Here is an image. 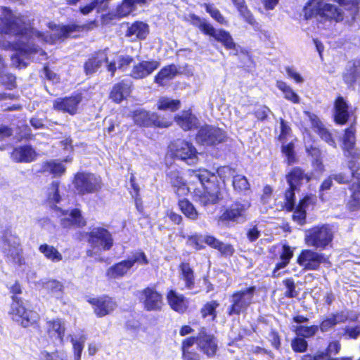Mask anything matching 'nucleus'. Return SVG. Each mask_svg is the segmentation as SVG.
<instances>
[{"mask_svg": "<svg viewBox=\"0 0 360 360\" xmlns=\"http://www.w3.org/2000/svg\"><path fill=\"white\" fill-rule=\"evenodd\" d=\"M29 21L25 16L17 15L7 8H2L0 33L15 35L20 38L14 45L17 53L11 56L12 64L18 68L27 66L25 60H41L46 58L45 51L35 46L34 41L53 44L58 39L75 37L72 35L75 32L83 30L82 26L75 25L65 26L49 24L51 34L48 35L32 29Z\"/></svg>", "mask_w": 360, "mask_h": 360, "instance_id": "obj_1", "label": "nucleus"}, {"mask_svg": "<svg viewBox=\"0 0 360 360\" xmlns=\"http://www.w3.org/2000/svg\"><path fill=\"white\" fill-rule=\"evenodd\" d=\"M190 182L188 185L180 172L171 167L167 172V177L174 192L179 197L193 193L194 200L203 206L215 204L219 199L218 188L214 182L215 176L205 169L190 170Z\"/></svg>", "mask_w": 360, "mask_h": 360, "instance_id": "obj_2", "label": "nucleus"}, {"mask_svg": "<svg viewBox=\"0 0 360 360\" xmlns=\"http://www.w3.org/2000/svg\"><path fill=\"white\" fill-rule=\"evenodd\" d=\"M345 155L350 158L348 166L353 177L350 187L351 195L347 202V209L355 217H360V150L355 148V130L351 127L345 130L343 136Z\"/></svg>", "mask_w": 360, "mask_h": 360, "instance_id": "obj_3", "label": "nucleus"}, {"mask_svg": "<svg viewBox=\"0 0 360 360\" xmlns=\"http://www.w3.org/2000/svg\"><path fill=\"white\" fill-rule=\"evenodd\" d=\"M0 252L8 263L17 271H23L27 267L21 240L11 229L0 230Z\"/></svg>", "mask_w": 360, "mask_h": 360, "instance_id": "obj_4", "label": "nucleus"}, {"mask_svg": "<svg viewBox=\"0 0 360 360\" xmlns=\"http://www.w3.org/2000/svg\"><path fill=\"white\" fill-rule=\"evenodd\" d=\"M304 16L306 19L318 17L320 23L338 22L345 18L344 12L337 6L326 3L325 0H310L304 6Z\"/></svg>", "mask_w": 360, "mask_h": 360, "instance_id": "obj_5", "label": "nucleus"}, {"mask_svg": "<svg viewBox=\"0 0 360 360\" xmlns=\"http://www.w3.org/2000/svg\"><path fill=\"white\" fill-rule=\"evenodd\" d=\"M90 248L87 254L90 257H98L103 252L108 251L113 245L111 233L102 227H94L88 233Z\"/></svg>", "mask_w": 360, "mask_h": 360, "instance_id": "obj_6", "label": "nucleus"}, {"mask_svg": "<svg viewBox=\"0 0 360 360\" xmlns=\"http://www.w3.org/2000/svg\"><path fill=\"white\" fill-rule=\"evenodd\" d=\"M8 314L13 321H15L24 328H27L37 323L39 320L37 312L27 309L23 300L18 296H12Z\"/></svg>", "mask_w": 360, "mask_h": 360, "instance_id": "obj_7", "label": "nucleus"}, {"mask_svg": "<svg viewBox=\"0 0 360 360\" xmlns=\"http://www.w3.org/2000/svg\"><path fill=\"white\" fill-rule=\"evenodd\" d=\"M333 231L329 225L314 226L305 231L304 240L308 246L325 249L332 242Z\"/></svg>", "mask_w": 360, "mask_h": 360, "instance_id": "obj_8", "label": "nucleus"}, {"mask_svg": "<svg viewBox=\"0 0 360 360\" xmlns=\"http://www.w3.org/2000/svg\"><path fill=\"white\" fill-rule=\"evenodd\" d=\"M76 192L79 195H86L99 191L102 188L101 178L93 173L77 172L72 181Z\"/></svg>", "mask_w": 360, "mask_h": 360, "instance_id": "obj_9", "label": "nucleus"}, {"mask_svg": "<svg viewBox=\"0 0 360 360\" xmlns=\"http://www.w3.org/2000/svg\"><path fill=\"white\" fill-rule=\"evenodd\" d=\"M129 116L134 120L135 124L148 127L151 126L166 128L172 124L170 119L160 117L155 112H150L143 108H138L131 112Z\"/></svg>", "mask_w": 360, "mask_h": 360, "instance_id": "obj_10", "label": "nucleus"}, {"mask_svg": "<svg viewBox=\"0 0 360 360\" xmlns=\"http://www.w3.org/2000/svg\"><path fill=\"white\" fill-rule=\"evenodd\" d=\"M191 19L192 23L205 34L213 37L216 40L222 43L227 49H235L236 44L228 32L223 30H215L212 25L195 15H191Z\"/></svg>", "mask_w": 360, "mask_h": 360, "instance_id": "obj_11", "label": "nucleus"}, {"mask_svg": "<svg viewBox=\"0 0 360 360\" xmlns=\"http://www.w3.org/2000/svg\"><path fill=\"white\" fill-rule=\"evenodd\" d=\"M311 175L305 174L303 170L299 167H295L286 176L289 189L285 193V206L288 210H292L294 207V191L304 181L309 182L311 179Z\"/></svg>", "mask_w": 360, "mask_h": 360, "instance_id": "obj_12", "label": "nucleus"}, {"mask_svg": "<svg viewBox=\"0 0 360 360\" xmlns=\"http://www.w3.org/2000/svg\"><path fill=\"white\" fill-rule=\"evenodd\" d=\"M146 265L148 264V259L144 252L139 251L134 252L127 260L122 261L109 268L107 275L112 278H120L124 276L134 264Z\"/></svg>", "mask_w": 360, "mask_h": 360, "instance_id": "obj_13", "label": "nucleus"}, {"mask_svg": "<svg viewBox=\"0 0 360 360\" xmlns=\"http://www.w3.org/2000/svg\"><path fill=\"white\" fill-rule=\"evenodd\" d=\"M255 290V287L252 286L234 292L231 296L229 314H239L245 311L253 301Z\"/></svg>", "mask_w": 360, "mask_h": 360, "instance_id": "obj_14", "label": "nucleus"}, {"mask_svg": "<svg viewBox=\"0 0 360 360\" xmlns=\"http://www.w3.org/2000/svg\"><path fill=\"white\" fill-rule=\"evenodd\" d=\"M171 153L178 159L184 161L188 165H194L198 162V152L192 143L177 140L169 146Z\"/></svg>", "mask_w": 360, "mask_h": 360, "instance_id": "obj_15", "label": "nucleus"}, {"mask_svg": "<svg viewBox=\"0 0 360 360\" xmlns=\"http://www.w3.org/2000/svg\"><path fill=\"white\" fill-rule=\"evenodd\" d=\"M226 137V133L222 129L213 126L205 125L198 131L196 141L203 146H214L223 142Z\"/></svg>", "mask_w": 360, "mask_h": 360, "instance_id": "obj_16", "label": "nucleus"}, {"mask_svg": "<svg viewBox=\"0 0 360 360\" xmlns=\"http://www.w3.org/2000/svg\"><path fill=\"white\" fill-rule=\"evenodd\" d=\"M195 338V343L198 348L208 358L215 356L218 349V340L211 333L207 332L205 328H202L198 335Z\"/></svg>", "mask_w": 360, "mask_h": 360, "instance_id": "obj_17", "label": "nucleus"}, {"mask_svg": "<svg viewBox=\"0 0 360 360\" xmlns=\"http://www.w3.org/2000/svg\"><path fill=\"white\" fill-rule=\"evenodd\" d=\"M250 207L248 200L236 201L230 205L221 216V220L243 223L247 219L248 210Z\"/></svg>", "mask_w": 360, "mask_h": 360, "instance_id": "obj_18", "label": "nucleus"}, {"mask_svg": "<svg viewBox=\"0 0 360 360\" xmlns=\"http://www.w3.org/2000/svg\"><path fill=\"white\" fill-rule=\"evenodd\" d=\"M326 261L324 255L311 250H304L297 257V262L305 270H316Z\"/></svg>", "mask_w": 360, "mask_h": 360, "instance_id": "obj_19", "label": "nucleus"}, {"mask_svg": "<svg viewBox=\"0 0 360 360\" xmlns=\"http://www.w3.org/2000/svg\"><path fill=\"white\" fill-rule=\"evenodd\" d=\"M139 300L147 311L160 310L162 305V297L154 288H147L139 292Z\"/></svg>", "mask_w": 360, "mask_h": 360, "instance_id": "obj_20", "label": "nucleus"}, {"mask_svg": "<svg viewBox=\"0 0 360 360\" xmlns=\"http://www.w3.org/2000/svg\"><path fill=\"white\" fill-rule=\"evenodd\" d=\"M82 101V94H75L70 96L57 98L54 101L53 106L55 110L74 115L77 112Z\"/></svg>", "mask_w": 360, "mask_h": 360, "instance_id": "obj_21", "label": "nucleus"}, {"mask_svg": "<svg viewBox=\"0 0 360 360\" xmlns=\"http://www.w3.org/2000/svg\"><path fill=\"white\" fill-rule=\"evenodd\" d=\"M61 225L64 228H70L73 226L82 227L86 224L84 219L81 215L80 210L72 209L71 210H63L58 209Z\"/></svg>", "mask_w": 360, "mask_h": 360, "instance_id": "obj_22", "label": "nucleus"}, {"mask_svg": "<svg viewBox=\"0 0 360 360\" xmlns=\"http://www.w3.org/2000/svg\"><path fill=\"white\" fill-rule=\"evenodd\" d=\"M89 302L94 307L95 314L100 317L110 314L117 307L116 302L109 297L91 298Z\"/></svg>", "mask_w": 360, "mask_h": 360, "instance_id": "obj_23", "label": "nucleus"}, {"mask_svg": "<svg viewBox=\"0 0 360 360\" xmlns=\"http://www.w3.org/2000/svg\"><path fill=\"white\" fill-rule=\"evenodd\" d=\"M46 333L53 341L63 342L65 332V323L61 319L56 318L46 323Z\"/></svg>", "mask_w": 360, "mask_h": 360, "instance_id": "obj_24", "label": "nucleus"}, {"mask_svg": "<svg viewBox=\"0 0 360 360\" xmlns=\"http://www.w3.org/2000/svg\"><path fill=\"white\" fill-rule=\"evenodd\" d=\"M72 346L74 360H81L82 353L86 341V335L82 330H77L68 335Z\"/></svg>", "mask_w": 360, "mask_h": 360, "instance_id": "obj_25", "label": "nucleus"}, {"mask_svg": "<svg viewBox=\"0 0 360 360\" xmlns=\"http://www.w3.org/2000/svg\"><path fill=\"white\" fill-rule=\"evenodd\" d=\"M304 112L310 120L312 127L318 132L320 137L328 145L335 147L336 143L332 136V134L326 128L323 127V125L320 121L319 118L315 114L310 112L304 111Z\"/></svg>", "mask_w": 360, "mask_h": 360, "instance_id": "obj_26", "label": "nucleus"}, {"mask_svg": "<svg viewBox=\"0 0 360 360\" xmlns=\"http://www.w3.org/2000/svg\"><path fill=\"white\" fill-rule=\"evenodd\" d=\"M160 66L157 60L142 61L133 67L131 76L135 79H143L150 75Z\"/></svg>", "mask_w": 360, "mask_h": 360, "instance_id": "obj_27", "label": "nucleus"}, {"mask_svg": "<svg viewBox=\"0 0 360 360\" xmlns=\"http://www.w3.org/2000/svg\"><path fill=\"white\" fill-rule=\"evenodd\" d=\"M36 152L30 146H23L14 148L11 153L12 159L18 162H30L35 160Z\"/></svg>", "mask_w": 360, "mask_h": 360, "instance_id": "obj_28", "label": "nucleus"}, {"mask_svg": "<svg viewBox=\"0 0 360 360\" xmlns=\"http://www.w3.org/2000/svg\"><path fill=\"white\" fill-rule=\"evenodd\" d=\"M167 300L171 308L177 312L183 313L188 307L187 300L182 295L173 290L168 292Z\"/></svg>", "mask_w": 360, "mask_h": 360, "instance_id": "obj_29", "label": "nucleus"}, {"mask_svg": "<svg viewBox=\"0 0 360 360\" xmlns=\"http://www.w3.org/2000/svg\"><path fill=\"white\" fill-rule=\"evenodd\" d=\"M103 63H109V57L105 51L97 53L85 63L84 70L86 75L95 72Z\"/></svg>", "mask_w": 360, "mask_h": 360, "instance_id": "obj_30", "label": "nucleus"}, {"mask_svg": "<svg viewBox=\"0 0 360 360\" xmlns=\"http://www.w3.org/2000/svg\"><path fill=\"white\" fill-rule=\"evenodd\" d=\"M177 124L184 130H191L198 126L197 117L190 110L182 111L175 117Z\"/></svg>", "mask_w": 360, "mask_h": 360, "instance_id": "obj_31", "label": "nucleus"}, {"mask_svg": "<svg viewBox=\"0 0 360 360\" xmlns=\"http://www.w3.org/2000/svg\"><path fill=\"white\" fill-rule=\"evenodd\" d=\"M195 338H187L182 341L183 360H201L202 356L194 348Z\"/></svg>", "mask_w": 360, "mask_h": 360, "instance_id": "obj_32", "label": "nucleus"}, {"mask_svg": "<svg viewBox=\"0 0 360 360\" xmlns=\"http://www.w3.org/2000/svg\"><path fill=\"white\" fill-rule=\"evenodd\" d=\"M348 117V105L342 97L339 96L335 102V121L338 124H344L347 122Z\"/></svg>", "mask_w": 360, "mask_h": 360, "instance_id": "obj_33", "label": "nucleus"}, {"mask_svg": "<svg viewBox=\"0 0 360 360\" xmlns=\"http://www.w3.org/2000/svg\"><path fill=\"white\" fill-rule=\"evenodd\" d=\"M131 86L130 82L122 80L113 86L110 92V98L116 103L121 102L129 94Z\"/></svg>", "mask_w": 360, "mask_h": 360, "instance_id": "obj_34", "label": "nucleus"}, {"mask_svg": "<svg viewBox=\"0 0 360 360\" xmlns=\"http://www.w3.org/2000/svg\"><path fill=\"white\" fill-rule=\"evenodd\" d=\"M132 61L133 58L129 56L116 54L110 60H109V63L107 65L108 70L110 72L111 75L113 76L117 68L124 69Z\"/></svg>", "mask_w": 360, "mask_h": 360, "instance_id": "obj_35", "label": "nucleus"}, {"mask_svg": "<svg viewBox=\"0 0 360 360\" xmlns=\"http://www.w3.org/2000/svg\"><path fill=\"white\" fill-rule=\"evenodd\" d=\"M177 72V68L175 65L165 66L155 77V82L163 86L172 79Z\"/></svg>", "mask_w": 360, "mask_h": 360, "instance_id": "obj_36", "label": "nucleus"}, {"mask_svg": "<svg viewBox=\"0 0 360 360\" xmlns=\"http://www.w3.org/2000/svg\"><path fill=\"white\" fill-rule=\"evenodd\" d=\"M46 202L51 207H55L58 210L57 204L62 201V197L59 193V182L53 181L46 189Z\"/></svg>", "mask_w": 360, "mask_h": 360, "instance_id": "obj_37", "label": "nucleus"}, {"mask_svg": "<svg viewBox=\"0 0 360 360\" xmlns=\"http://www.w3.org/2000/svg\"><path fill=\"white\" fill-rule=\"evenodd\" d=\"M149 33L148 25L143 22H136L133 23L127 32V36L135 37L139 39H144Z\"/></svg>", "mask_w": 360, "mask_h": 360, "instance_id": "obj_38", "label": "nucleus"}, {"mask_svg": "<svg viewBox=\"0 0 360 360\" xmlns=\"http://www.w3.org/2000/svg\"><path fill=\"white\" fill-rule=\"evenodd\" d=\"M43 288L48 290L53 296L59 299L63 295V284L56 280L41 281L39 283Z\"/></svg>", "mask_w": 360, "mask_h": 360, "instance_id": "obj_39", "label": "nucleus"}, {"mask_svg": "<svg viewBox=\"0 0 360 360\" xmlns=\"http://www.w3.org/2000/svg\"><path fill=\"white\" fill-rule=\"evenodd\" d=\"M180 278L185 283L187 289H192L195 284L194 273L189 264L183 262L179 266Z\"/></svg>", "mask_w": 360, "mask_h": 360, "instance_id": "obj_40", "label": "nucleus"}, {"mask_svg": "<svg viewBox=\"0 0 360 360\" xmlns=\"http://www.w3.org/2000/svg\"><path fill=\"white\" fill-rule=\"evenodd\" d=\"M276 87L283 93V97L292 103H299L300 98L298 94L286 82L278 80Z\"/></svg>", "mask_w": 360, "mask_h": 360, "instance_id": "obj_41", "label": "nucleus"}, {"mask_svg": "<svg viewBox=\"0 0 360 360\" xmlns=\"http://www.w3.org/2000/svg\"><path fill=\"white\" fill-rule=\"evenodd\" d=\"M42 168L44 172H49L54 176H60L63 175L66 170L63 162L55 160L44 162Z\"/></svg>", "mask_w": 360, "mask_h": 360, "instance_id": "obj_42", "label": "nucleus"}, {"mask_svg": "<svg viewBox=\"0 0 360 360\" xmlns=\"http://www.w3.org/2000/svg\"><path fill=\"white\" fill-rule=\"evenodd\" d=\"M293 256V250L287 245L283 246V250L280 255V262L277 263L275 269L274 270V276H277L279 274H276V272L285 267L290 262V260Z\"/></svg>", "mask_w": 360, "mask_h": 360, "instance_id": "obj_43", "label": "nucleus"}, {"mask_svg": "<svg viewBox=\"0 0 360 360\" xmlns=\"http://www.w3.org/2000/svg\"><path fill=\"white\" fill-rule=\"evenodd\" d=\"M180 101L178 99H173L169 97H160L157 103L158 109L161 110H169L174 112L180 108Z\"/></svg>", "mask_w": 360, "mask_h": 360, "instance_id": "obj_44", "label": "nucleus"}, {"mask_svg": "<svg viewBox=\"0 0 360 360\" xmlns=\"http://www.w3.org/2000/svg\"><path fill=\"white\" fill-rule=\"evenodd\" d=\"M39 250L47 259L53 262H58L63 259L62 255L52 245L47 244L41 245Z\"/></svg>", "mask_w": 360, "mask_h": 360, "instance_id": "obj_45", "label": "nucleus"}, {"mask_svg": "<svg viewBox=\"0 0 360 360\" xmlns=\"http://www.w3.org/2000/svg\"><path fill=\"white\" fill-rule=\"evenodd\" d=\"M179 206L182 213L191 220H196L198 217V212L193 205L186 199L179 200Z\"/></svg>", "mask_w": 360, "mask_h": 360, "instance_id": "obj_46", "label": "nucleus"}, {"mask_svg": "<svg viewBox=\"0 0 360 360\" xmlns=\"http://www.w3.org/2000/svg\"><path fill=\"white\" fill-rule=\"evenodd\" d=\"M231 1L244 20L249 24L254 25L255 22V18L247 8L245 0H231Z\"/></svg>", "mask_w": 360, "mask_h": 360, "instance_id": "obj_47", "label": "nucleus"}, {"mask_svg": "<svg viewBox=\"0 0 360 360\" xmlns=\"http://www.w3.org/2000/svg\"><path fill=\"white\" fill-rule=\"evenodd\" d=\"M343 6L349 13L352 20H354L359 13V0H333Z\"/></svg>", "mask_w": 360, "mask_h": 360, "instance_id": "obj_48", "label": "nucleus"}, {"mask_svg": "<svg viewBox=\"0 0 360 360\" xmlns=\"http://www.w3.org/2000/svg\"><path fill=\"white\" fill-rule=\"evenodd\" d=\"M310 200V198L307 196L304 198L299 203L296 210H295L292 219L294 221H297L299 224L302 225L304 224L305 217H306V212L305 207L307 205V202Z\"/></svg>", "mask_w": 360, "mask_h": 360, "instance_id": "obj_49", "label": "nucleus"}, {"mask_svg": "<svg viewBox=\"0 0 360 360\" xmlns=\"http://www.w3.org/2000/svg\"><path fill=\"white\" fill-rule=\"evenodd\" d=\"M4 67V60L0 55V82L8 89H12L15 86V77L11 74L5 73Z\"/></svg>", "mask_w": 360, "mask_h": 360, "instance_id": "obj_50", "label": "nucleus"}, {"mask_svg": "<svg viewBox=\"0 0 360 360\" xmlns=\"http://www.w3.org/2000/svg\"><path fill=\"white\" fill-rule=\"evenodd\" d=\"M291 329L295 332L298 336L303 338H310L315 335V333L318 331L319 328L317 326H304L292 325L291 326Z\"/></svg>", "mask_w": 360, "mask_h": 360, "instance_id": "obj_51", "label": "nucleus"}, {"mask_svg": "<svg viewBox=\"0 0 360 360\" xmlns=\"http://www.w3.org/2000/svg\"><path fill=\"white\" fill-rule=\"evenodd\" d=\"M232 184L235 191L243 193L250 189V184L246 177L241 174L233 176Z\"/></svg>", "mask_w": 360, "mask_h": 360, "instance_id": "obj_52", "label": "nucleus"}, {"mask_svg": "<svg viewBox=\"0 0 360 360\" xmlns=\"http://www.w3.org/2000/svg\"><path fill=\"white\" fill-rule=\"evenodd\" d=\"M308 153L314 158L313 166L316 171L322 172L324 170V166L320 160V150L316 148L311 147V148H307Z\"/></svg>", "mask_w": 360, "mask_h": 360, "instance_id": "obj_53", "label": "nucleus"}, {"mask_svg": "<svg viewBox=\"0 0 360 360\" xmlns=\"http://www.w3.org/2000/svg\"><path fill=\"white\" fill-rule=\"evenodd\" d=\"M135 9L131 0H124L122 4L117 8V15L122 18L128 15Z\"/></svg>", "mask_w": 360, "mask_h": 360, "instance_id": "obj_54", "label": "nucleus"}, {"mask_svg": "<svg viewBox=\"0 0 360 360\" xmlns=\"http://www.w3.org/2000/svg\"><path fill=\"white\" fill-rule=\"evenodd\" d=\"M204 6L206 11L211 15V17L221 25H226L227 21L225 18L221 14L220 11L213 5L205 4Z\"/></svg>", "mask_w": 360, "mask_h": 360, "instance_id": "obj_55", "label": "nucleus"}, {"mask_svg": "<svg viewBox=\"0 0 360 360\" xmlns=\"http://www.w3.org/2000/svg\"><path fill=\"white\" fill-rule=\"evenodd\" d=\"M39 360H68L67 356L58 352H48L46 351L41 352Z\"/></svg>", "mask_w": 360, "mask_h": 360, "instance_id": "obj_56", "label": "nucleus"}, {"mask_svg": "<svg viewBox=\"0 0 360 360\" xmlns=\"http://www.w3.org/2000/svg\"><path fill=\"white\" fill-rule=\"evenodd\" d=\"M219 306V304L216 301H211L202 308L201 314L202 317H206L207 316H212V319H214L215 315V309Z\"/></svg>", "mask_w": 360, "mask_h": 360, "instance_id": "obj_57", "label": "nucleus"}, {"mask_svg": "<svg viewBox=\"0 0 360 360\" xmlns=\"http://www.w3.org/2000/svg\"><path fill=\"white\" fill-rule=\"evenodd\" d=\"M307 341L301 338H296L291 342L292 349L297 352H305L307 348Z\"/></svg>", "mask_w": 360, "mask_h": 360, "instance_id": "obj_58", "label": "nucleus"}, {"mask_svg": "<svg viewBox=\"0 0 360 360\" xmlns=\"http://www.w3.org/2000/svg\"><path fill=\"white\" fill-rule=\"evenodd\" d=\"M282 152L287 157L288 163L289 165L295 162L294 146L292 143H290L286 146L283 145Z\"/></svg>", "mask_w": 360, "mask_h": 360, "instance_id": "obj_59", "label": "nucleus"}, {"mask_svg": "<svg viewBox=\"0 0 360 360\" xmlns=\"http://www.w3.org/2000/svg\"><path fill=\"white\" fill-rule=\"evenodd\" d=\"M217 174L224 181L225 179H229L232 177L233 179V176H236L235 174V171L229 166H224L219 168L217 169Z\"/></svg>", "mask_w": 360, "mask_h": 360, "instance_id": "obj_60", "label": "nucleus"}, {"mask_svg": "<svg viewBox=\"0 0 360 360\" xmlns=\"http://www.w3.org/2000/svg\"><path fill=\"white\" fill-rule=\"evenodd\" d=\"M246 235L248 240L253 242L260 236V231L256 225H250L247 229Z\"/></svg>", "mask_w": 360, "mask_h": 360, "instance_id": "obj_61", "label": "nucleus"}, {"mask_svg": "<svg viewBox=\"0 0 360 360\" xmlns=\"http://www.w3.org/2000/svg\"><path fill=\"white\" fill-rule=\"evenodd\" d=\"M202 241V236L197 234L188 237V243L198 250L203 248Z\"/></svg>", "mask_w": 360, "mask_h": 360, "instance_id": "obj_62", "label": "nucleus"}, {"mask_svg": "<svg viewBox=\"0 0 360 360\" xmlns=\"http://www.w3.org/2000/svg\"><path fill=\"white\" fill-rule=\"evenodd\" d=\"M291 129L284 120L281 119V134L279 140L283 143L290 136Z\"/></svg>", "mask_w": 360, "mask_h": 360, "instance_id": "obj_63", "label": "nucleus"}, {"mask_svg": "<svg viewBox=\"0 0 360 360\" xmlns=\"http://www.w3.org/2000/svg\"><path fill=\"white\" fill-rule=\"evenodd\" d=\"M345 333L349 338L356 339L360 335V325L346 327Z\"/></svg>", "mask_w": 360, "mask_h": 360, "instance_id": "obj_64", "label": "nucleus"}]
</instances>
